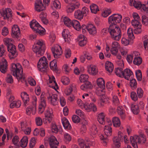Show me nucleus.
I'll return each mask as SVG.
<instances>
[{"label": "nucleus", "mask_w": 148, "mask_h": 148, "mask_svg": "<svg viewBox=\"0 0 148 148\" xmlns=\"http://www.w3.org/2000/svg\"><path fill=\"white\" fill-rule=\"evenodd\" d=\"M49 86L54 89L56 90L58 89V85L55 80V78L53 76H49Z\"/></svg>", "instance_id": "nucleus-16"}, {"label": "nucleus", "mask_w": 148, "mask_h": 148, "mask_svg": "<svg viewBox=\"0 0 148 148\" xmlns=\"http://www.w3.org/2000/svg\"><path fill=\"white\" fill-rule=\"evenodd\" d=\"M50 67L51 69L53 71L57 70V62L56 60H53L50 63Z\"/></svg>", "instance_id": "nucleus-48"}, {"label": "nucleus", "mask_w": 148, "mask_h": 148, "mask_svg": "<svg viewBox=\"0 0 148 148\" xmlns=\"http://www.w3.org/2000/svg\"><path fill=\"white\" fill-rule=\"evenodd\" d=\"M47 98L50 103L53 106H56L58 103V100L57 95L56 94L48 93Z\"/></svg>", "instance_id": "nucleus-13"}, {"label": "nucleus", "mask_w": 148, "mask_h": 148, "mask_svg": "<svg viewBox=\"0 0 148 148\" xmlns=\"http://www.w3.org/2000/svg\"><path fill=\"white\" fill-rule=\"evenodd\" d=\"M39 105L45 107L46 106V101L45 98L42 94H41L40 96V99Z\"/></svg>", "instance_id": "nucleus-46"}, {"label": "nucleus", "mask_w": 148, "mask_h": 148, "mask_svg": "<svg viewBox=\"0 0 148 148\" xmlns=\"http://www.w3.org/2000/svg\"><path fill=\"white\" fill-rule=\"evenodd\" d=\"M129 4L130 5L134 6L138 9L142 8L144 11L146 12H148V0L147 3L146 5L142 4L139 1H136L135 0H130Z\"/></svg>", "instance_id": "nucleus-7"}, {"label": "nucleus", "mask_w": 148, "mask_h": 148, "mask_svg": "<svg viewBox=\"0 0 148 148\" xmlns=\"http://www.w3.org/2000/svg\"><path fill=\"white\" fill-rule=\"evenodd\" d=\"M112 123L114 126L115 127L120 126L121 122L119 118L117 117H113L112 119Z\"/></svg>", "instance_id": "nucleus-38"}, {"label": "nucleus", "mask_w": 148, "mask_h": 148, "mask_svg": "<svg viewBox=\"0 0 148 148\" xmlns=\"http://www.w3.org/2000/svg\"><path fill=\"white\" fill-rule=\"evenodd\" d=\"M121 67L115 69V73L118 76L120 77H122V73H123V69L122 67L124 66V64L123 61L121 62Z\"/></svg>", "instance_id": "nucleus-27"}, {"label": "nucleus", "mask_w": 148, "mask_h": 148, "mask_svg": "<svg viewBox=\"0 0 148 148\" xmlns=\"http://www.w3.org/2000/svg\"><path fill=\"white\" fill-rule=\"evenodd\" d=\"M48 66V62L45 56L41 57L38 63V70L41 72H46Z\"/></svg>", "instance_id": "nucleus-5"}, {"label": "nucleus", "mask_w": 148, "mask_h": 148, "mask_svg": "<svg viewBox=\"0 0 148 148\" xmlns=\"http://www.w3.org/2000/svg\"><path fill=\"white\" fill-rule=\"evenodd\" d=\"M90 9L92 13L95 14L97 13V12L99 11L98 7L95 4H93L90 6Z\"/></svg>", "instance_id": "nucleus-44"}, {"label": "nucleus", "mask_w": 148, "mask_h": 148, "mask_svg": "<svg viewBox=\"0 0 148 148\" xmlns=\"http://www.w3.org/2000/svg\"><path fill=\"white\" fill-rule=\"evenodd\" d=\"M8 50L9 52V56L11 59L15 58L18 55V53L16 49V47L13 45H11L7 47Z\"/></svg>", "instance_id": "nucleus-10"}, {"label": "nucleus", "mask_w": 148, "mask_h": 148, "mask_svg": "<svg viewBox=\"0 0 148 148\" xmlns=\"http://www.w3.org/2000/svg\"><path fill=\"white\" fill-rule=\"evenodd\" d=\"M6 81L7 83L12 84L13 82V79L12 76L10 74H8L6 78Z\"/></svg>", "instance_id": "nucleus-64"}, {"label": "nucleus", "mask_w": 148, "mask_h": 148, "mask_svg": "<svg viewBox=\"0 0 148 148\" xmlns=\"http://www.w3.org/2000/svg\"><path fill=\"white\" fill-rule=\"evenodd\" d=\"M71 26H73L75 29L78 31L81 30V26L80 23L76 20H74L72 21Z\"/></svg>", "instance_id": "nucleus-34"}, {"label": "nucleus", "mask_w": 148, "mask_h": 148, "mask_svg": "<svg viewBox=\"0 0 148 148\" xmlns=\"http://www.w3.org/2000/svg\"><path fill=\"white\" fill-rule=\"evenodd\" d=\"M3 40L5 44L7 47L11 45H13V40L12 39L6 38H4Z\"/></svg>", "instance_id": "nucleus-54"}, {"label": "nucleus", "mask_w": 148, "mask_h": 148, "mask_svg": "<svg viewBox=\"0 0 148 148\" xmlns=\"http://www.w3.org/2000/svg\"><path fill=\"white\" fill-rule=\"evenodd\" d=\"M75 10V7L73 4L71 3H69V4L66 6V11L67 13H69L73 12Z\"/></svg>", "instance_id": "nucleus-47"}, {"label": "nucleus", "mask_w": 148, "mask_h": 148, "mask_svg": "<svg viewBox=\"0 0 148 148\" xmlns=\"http://www.w3.org/2000/svg\"><path fill=\"white\" fill-rule=\"evenodd\" d=\"M119 47V45L118 42L117 41L112 42L110 50L111 53L114 55L117 54L118 52V48Z\"/></svg>", "instance_id": "nucleus-18"}, {"label": "nucleus", "mask_w": 148, "mask_h": 148, "mask_svg": "<svg viewBox=\"0 0 148 148\" xmlns=\"http://www.w3.org/2000/svg\"><path fill=\"white\" fill-rule=\"evenodd\" d=\"M88 73L92 75H96L98 73V70L94 65H90L88 66Z\"/></svg>", "instance_id": "nucleus-26"}, {"label": "nucleus", "mask_w": 148, "mask_h": 148, "mask_svg": "<svg viewBox=\"0 0 148 148\" xmlns=\"http://www.w3.org/2000/svg\"><path fill=\"white\" fill-rule=\"evenodd\" d=\"M113 103L115 105L118 106L120 104V101L117 96L113 95L112 98Z\"/></svg>", "instance_id": "nucleus-53"}, {"label": "nucleus", "mask_w": 148, "mask_h": 148, "mask_svg": "<svg viewBox=\"0 0 148 148\" xmlns=\"http://www.w3.org/2000/svg\"><path fill=\"white\" fill-rule=\"evenodd\" d=\"M32 50L36 53L37 57H39L42 56L45 50V46L43 40L42 39L37 40L33 46Z\"/></svg>", "instance_id": "nucleus-2"}, {"label": "nucleus", "mask_w": 148, "mask_h": 148, "mask_svg": "<svg viewBox=\"0 0 148 148\" xmlns=\"http://www.w3.org/2000/svg\"><path fill=\"white\" fill-rule=\"evenodd\" d=\"M74 16L76 18L80 20L82 19L83 17L82 12L79 10H77L75 12Z\"/></svg>", "instance_id": "nucleus-43"}, {"label": "nucleus", "mask_w": 148, "mask_h": 148, "mask_svg": "<svg viewBox=\"0 0 148 148\" xmlns=\"http://www.w3.org/2000/svg\"><path fill=\"white\" fill-rule=\"evenodd\" d=\"M62 122L63 126L65 129L70 130L71 128V126L68 120L65 117L62 119Z\"/></svg>", "instance_id": "nucleus-31"}, {"label": "nucleus", "mask_w": 148, "mask_h": 148, "mask_svg": "<svg viewBox=\"0 0 148 148\" xmlns=\"http://www.w3.org/2000/svg\"><path fill=\"white\" fill-rule=\"evenodd\" d=\"M51 51L55 58L59 57L62 53L61 47L58 45H56L51 48Z\"/></svg>", "instance_id": "nucleus-11"}, {"label": "nucleus", "mask_w": 148, "mask_h": 148, "mask_svg": "<svg viewBox=\"0 0 148 148\" xmlns=\"http://www.w3.org/2000/svg\"><path fill=\"white\" fill-rule=\"evenodd\" d=\"M136 75L138 81H140L142 79V75L141 71L140 70H137L136 71Z\"/></svg>", "instance_id": "nucleus-63"}, {"label": "nucleus", "mask_w": 148, "mask_h": 148, "mask_svg": "<svg viewBox=\"0 0 148 148\" xmlns=\"http://www.w3.org/2000/svg\"><path fill=\"white\" fill-rule=\"evenodd\" d=\"M122 16L119 14H114L109 17L108 22L110 25H116L120 23L122 20Z\"/></svg>", "instance_id": "nucleus-6"}, {"label": "nucleus", "mask_w": 148, "mask_h": 148, "mask_svg": "<svg viewBox=\"0 0 148 148\" xmlns=\"http://www.w3.org/2000/svg\"><path fill=\"white\" fill-rule=\"evenodd\" d=\"M125 112L122 106H119L117 107V112L122 119H124L125 117L126 116Z\"/></svg>", "instance_id": "nucleus-32"}, {"label": "nucleus", "mask_w": 148, "mask_h": 148, "mask_svg": "<svg viewBox=\"0 0 148 148\" xmlns=\"http://www.w3.org/2000/svg\"><path fill=\"white\" fill-rule=\"evenodd\" d=\"M137 136H131L130 137V142L134 148H138L137 142Z\"/></svg>", "instance_id": "nucleus-35"}, {"label": "nucleus", "mask_w": 148, "mask_h": 148, "mask_svg": "<svg viewBox=\"0 0 148 148\" xmlns=\"http://www.w3.org/2000/svg\"><path fill=\"white\" fill-rule=\"evenodd\" d=\"M128 38L130 40H133L134 39V36L133 34L132 29L131 28H129L127 31Z\"/></svg>", "instance_id": "nucleus-51"}, {"label": "nucleus", "mask_w": 148, "mask_h": 148, "mask_svg": "<svg viewBox=\"0 0 148 148\" xmlns=\"http://www.w3.org/2000/svg\"><path fill=\"white\" fill-rule=\"evenodd\" d=\"M105 114H104V113L101 112L99 114L97 118V120L100 124L104 125L105 123Z\"/></svg>", "instance_id": "nucleus-36"}, {"label": "nucleus", "mask_w": 148, "mask_h": 148, "mask_svg": "<svg viewBox=\"0 0 148 148\" xmlns=\"http://www.w3.org/2000/svg\"><path fill=\"white\" fill-rule=\"evenodd\" d=\"M105 67L106 71L109 73H110L113 71L114 66L113 64L111 62L107 61L105 64Z\"/></svg>", "instance_id": "nucleus-29"}, {"label": "nucleus", "mask_w": 148, "mask_h": 148, "mask_svg": "<svg viewBox=\"0 0 148 148\" xmlns=\"http://www.w3.org/2000/svg\"><path fill=\"white\" fill-rule=\"evenodd\" d=\"M92 86L91 84L89 82H87L85 84L82 85L81 86V88L82 90H85L87 89L92 88Z\"/></svg>", "instance_id": "nucleus-41"}, {"label": "nucleus", "mask_w": 148, "mask_h": 148, "mask_svg": "<svg viewBox=\"0 0 148 148\" xmlns=\"http://www.w3.org/2000/svg\"><path fill=\"white\" fill-rule=\"evenodd\" d=\"M92 104H91V103L89 104L87 103H85L83 105V106H82V107L81 108L82 109H84L87 112H89L92 110Z\"/></svg>", "instance_id": "nucleus-45"}, {"label": "nucleus", "mask_w": 148, "mask_h": 148, "mask_svg": "<svg viewBox=\"0 0 148 148\" xmlns=\"http://www.w3.org/2000/svg\"><path fill=\"white\" fill-rule=\"evenodd\" d=\"M28 142V137L27 136H24L23 137L20 142L21 146L22 147H26Z\"/></svg>", "instance_id": "nucleus-39"}, {"label": "nucleus", "mask_w": 148, "mask_h": 148, "mask_svg": "<svg viewBox=\"0 0 148 148\" xmlns=\"http://www.w3.org/2000/svg\"><path fill=\"white\" fill-rule=\"evenodd\" d=\"M21 97L25 105L26 106L29 101V97L28 95L26 92H23L21 93Z\"/></svg>", "instance_id": "nucleus-28"}, {"label": "nucleus", "mask_w": 148, "mask_h": 148, "mask_svg": "<svg viewBox=\"0 0 148 148\" xmlns=\"http://www.w3.org/2000/svg\"><path fill=\"white\" fill-rule=\"evenodd\" d=\"M142 59L140 57L134 58L133 62L134 64L136 65L139 66L142 63Z\"/></svg>", "instance_id": "nucleus-49"}, {"label": "nucleus", "mask_w": 148, "mask_h": 148, "mask_svg": "<svg viewBox=\"0 0 148 148\" xmlns=\"http://www.w3.org/2000/svg\"><path fill=\"white\" fill-rule=\"evenodd\" d=\"M11 10L10 8H7L3 10L2 13L0 11V18L2 17L5 19L9 18L12 16Z\"/></svg>", "instance_id": "nucleus-14"}, {"label": "nucleus", "mask_w": 148, "mask_h": 148, "mask_svg": "<svg viewBox=\"0 0 148 148\" xmlns=\"http://www.w3.org/2000/svg\"><path fill=\"white\" fill-rule=\"evenodd\" d=\"M62 34L65 41L69 42L71 41L72 36L70 34L69 31L67 29H64L62 32Z\"/></svg>", "instance_id": "nucleus-19"}, {"label": "nucleus", "mask_w": 148, "mask_h": 148, "mask_svg": "<svg viewBox=\"0 0 148 148\" xmlns=\"http://www.w3.org/2000/svg\"><path fill=\"white\" fill-rule=\"evenodd\" d=\"M35 9L38 12L43 11L46 9V6L42 3L41 0H36L34 2Z\"/></svg>", "instance_id": "nucleus-12"}, {"label": "nucleus", "mask_w": 148, "mask_h": 148, "mask_svg": "<svg viewBox=\"0 0 148 148\" xmlns=\"http://www.w3.org/2000/svg\"><path fill=\"white\" fill-rule=\"evenodd\" d=\"M131 23L132 25L134 27H142V25L140 23V21H132Z\"/></svg>", "instance_id": "nucleus-59"}, {"label": "nucleus", "mask_w": 148, "mask_h": 148, "mask_svg": "<svg viewBox=\"0 0 148 148\" xmlns=\"http://www.w3.org/2000/svg\"><path fill=\"white\" fill-rule=\"evenodd\" d=\"M104 132L105 133L104 136H109L111 135L112 130L111 126L110 125H105L104 127Z\"/></svg>", "instance_id": "nucleus-30"}, {"label": "nucleus", "mask_w": 148, "mask_h": 148, "mask_svg": "<svg viewBox=\"0 0 148 148\" xmlns=\"http://www.w3.org/2000/svg\"><path fill=\"white\" fill-rule=\"evenodd\" d=\"M30 26L32 30L40 35L45 34V29L42 27L35 20H32L29 23Z\"/></svg>", "instance_id": "nucleus-4"}, {"label": "nucleus", "mask_w": 148, "mask_h": 148, "mask_svg": "<svg viewBox=\"0 0 148 148\" xmlns=\"http://www.w3.org/2000/svg\"><path fill=\"white\" fill-rule=\"evenodd\" d=\"M88 77L87 75L82 74L80 75L79 79L81 82H84L87 81Z\"/></svg>", "instance_id": "nucleus-55"}, {"label": "nucleus", "mask_w": 148, "mask_h": 148, "mask_svg": "<svg viewBox=\"0 0 148 148\" xmlns=\"http://www.w3.org/2000/svg\"><path fill=\"white\" fill-rule=\"evenodd\" d=\"M8 67L7 62L6 60L2 58L0 63V71L3 73H6Z\"/></svg>", "instance_id": "nucleus-15"}, {"label": "nucleus", "mask_w": 148, "mask_h": 148, "mask_svg": "<svg viewBox=\"0 0 148 148\" xmlns=\"http://www.w3.org/2000/svg\"><path fill=\"white\" fill-rule=\"evenodd\" d=\"M97 85L102 89H104L105 87V83L104 80L102 78H98L97 79Z\"/></svg>", "instance_id": "nucleus-37"}, {"label": "nucleus", "mask_w": 148, "mask_h": 148, "mask_svg": "<svg viewBox=\"0 0 148 148\" xmlns=\"http://www.w3.org/2000/svg\"><path fill=\"white\" fill-rule=\"evenodd\" d=\"M137 138L138 143L140 144L144 143L146 141L145 136L143 134H140L139 136H137Z\"/></svg>", "instance_id": "nucleus-42"}, {"label": "nucleus", "mask_w": 148, "mask_h": 148, "mask_svg": "<svg viewBox=\"0 0 148 148\" xmlns=\"http://www.w3.org/2000/svg\"><path fill=\"white\" fill-rule=\"evenodd\" d=\"M61 82L64 85H67L69 84L70 80L68 77L63 76L62 78Z\"/></svg>", "instance_id": "nucleus-60"}, {"label": "nucleus", "mask_w": 148, "mask_h": 148, "mask_svg": "<svg viewBox=\"0 0 148 148\" xmlns=\"http://www.w3.org/2000/svg\"><path fill=\"white\" fill-rule=\"evenodd\" d=\"M87 30L89 33L91 35H95L97 33V29L92 24H88Z\"/></svg>", "instance_id": "nucleus-25"}, {"label": "nucleus", "mask_w": 148, "mask_h": 148, "mask_svg": "<svg viewBox=\"0 0 148 148\" xmlns=\"http://www.w3.org/2000/svg\"><path fill=\"white\" fill-rule=\"evenodd\" d=\"M120 140L117 137H114L113 138V144L112 145V148H119L120 145Z\"/></svg>", "instance_id": "nucleus-33"}, {"label": "nucleus", "mask_w": 148, "mask_h": 148, "mask_svg": "<svg viewBox=\"0 0 148 148\" xmlns=\"http://www.w3.org/2000/svg\"><path fill=\"white\" fill-rule=\"evenodd\" d=\"M122 77L125 79L129 80L130 77L133 75V73L131 70L129 69H126L123 71Z\"/></svg>", "instance_id": "nucleus-21"}, {"label": "nucleus", "mask_w": 148, "mask_h": 148, "mask_svg": "<svg viewBox=\"0 0 148 148\" xmlns=\"http://www.w3.org/2000/svg\"><path fill=\"white\" fill-rule=\"evenodd\" d=\"M12 36L14 37L17 38L20 34V30L17 25H14L12 26Z\"/></svg>", "instance_id": "nucleus-17"}, {"label": "nucleus", "mask_w": 148, "mask_h": 148, "mask_svg": "<svg viewBox=\"0 0 148 148\" xmlns=\"http://www.w3.org/2000/svg\"><path fill=\"white\" fill-rule=\"evenodd\" d=\"M61 21L67 27H71L72 21H71L68 17L63 16L61 18Z\"/></svg>", "instance_id": "nucleus-24"}, {"label": "nucleus", "mask_w": 148, "mask_h": 148, "mask_svg": "<svg viewBox=\"0 0 148 148\" xmlns=\"http://www.w3.org/2000/svg\"><path fill=\"white\" fill-rule=\"evenodd\" d=\"M108 30L112 40L116 41L120 40L122 34L119 27L115 25H110Z\"/></svg>", "instance_id": "nucleus-3"}, {"label": "nucleus", "mask_w": 148, "mask_h": 148, "mask_svg": "<svg viewBox=\"0 0 148 148\" xmlns=\"http://www.w3.org/2000/svg\"><path fill=\"white\" fill-rule=\"evenodd\" d=\"M130 84L131 88H135L137 86V82L136 80L134 79H132L130 80Z\"/></svg>", "instance_id": "nucleus-58"}, {"label": "nucleus", "mask_w": 148, "mask_h": 148, "mask_svg": "<svg viewBox=\"0 0 148 148\" xmlns=\"http://www.w3.org/2000/svg\"><path fill=\"white\" fill-rule=\"evenodd\" d=\"M11 71L12 75L16 77L18 81L23 82L25 77L23 75V69L21 65L19 63H12L11 64Z\"/></svg>", "instance_id": "nucleus-1"}, {"label": "nucleus", "mask_w": 148, "mask_h": 148, "mask_svg": "<svg viewBox=\"0 0 148 148\" xmlns=\"http://www.w3.org/2000/svg\"><path fill=\"white\" fill-rule=\"evenodd\" d=\"M130 97L134 101H136L138 100V95L135 92L133 91L131 93Z\"/></svg>", "instance_id": "nucleus-56"}, {"label": "nucleus", "mask_w": 148, "mask_h": 148, "mask_svg": "<svg viewBox=\"0 0 148 148\" xmlns=\"http://www.w3.org/2000/svg\"><path fill=\"white\" fill-rule=\"evenodd\" d=\"M77 40L79 45L81 47L85 45L87 42V38L84 35L82 34L78 36Z\"/></svg>", "instance_id": "nucleus-20"}, {"label": "nucleus", "mask_w": 148, "mask_h": 148, "mask_svg": "<svg viewBox=\"0 0 148 148\" xmlns=\"http://www.w3.org/2000/svg\"><path fill=\"white\" fill-rule=\"evenodd\" d=\"M111 13V11L110 9H107L105 10L102 13V16L104 17H107Z\"/></svg>", "instance_id": "nucleus-62"}, {"label": "nucleus", "mask_w": 148, "mask_h": 148, "mask_svg": "<svg viewBox=\"0 0 148 148\" xmlns=\"http://www.w3.org/2000/svg\"><path fill=\"white\" fill-rule=\"evenodd\" d=\"M142 22L143 25L145 26H148V17L145 15L143 16Z\"/></svg>", "instance_id": "nucleus-61"}, {"label": "nucleus", "mask_w": 148, "mask_h": 148, "mask_svg": "<svg viewBox=\"0 0 148 148\" xmlns=\"http://www.w3.org/2000/svg\"><path fill=\"white\" fill-rule=\"evenodd\" d=\"M131 110L133 112L136 114H138L139 111L138 106L137 105H132Z\"/></svg>", "instance_id": "nucleus-52"}, {"label": "nucleus", "mask_w": 148, "mask_h": 148, "mask_svg": "<svg viewBox=\"0 0 148 148\" xmlns=\"http://www.w3.org/2000/svg\"><path fill=\"white\" fill-rule=\"evenodd\" d=\"M53 116L52 110L48 108L45 112V118L43 119L44 123H50Z\"/></svg>", "instance_id": "nucleus-8"}, {"label": "nucleus", "mask_w": 148, "mask_h": 148, "mask_svg": "<svg viewBox=\"0 0 148 148\" xmlns=\"http://www.w3.org/2000/svg\"><path fill=\"white\" fill-rule=\"evenodd\" d=\"M21 130L25 134L29 135L30 133L31 130L30 127H27L26 123H21Z\"/></svg>", "instance_id": "nucleus-23"}, {"label": "nucleus", "mask_w": 148, "mask_h": 148, "mask_svg": "<svg viewBox=\"0 0 148 148\" xmlns=\"http://www.w3.org/2000/svg\"><path fill=\"white\" fill-rule=\"evenodd\" d=\"M33 98L34 100V101L33 103V106L28 107L26 109V113L28 115H30L31 114H35L36 111V102L37 99L36 97H34Z\"/></svg>", "instance_id": "nucleus-9"}, {"label": "nucleus", "mask_w": 148, "mask_h": 148, "mask_svg": "<svg viewBox=\"0 0 148 148\" xmlns=\"http://www.w3.org/2000/svg\"><path fill=\"white\" fill-rule=\"evenodd\" d=\"M109 99L108 97L106 96H102L101 97L100 99V103L101 106H103L104 104L106 103L109 102Z\"/></svg>", "instance_id": "nucleus-40"}, {"label": "nucleus", "mask_w": 148, "mask_h": 148, "mask_svg": "<svg viewBox=\"0 0 148 148\" xmlns=\"http://www.w3.org/2000/svg\"><path fill=\"white\" fill-rule=\"evenodd\" d=\"M64 139L66 143H69L71 140V137L68 133H66L64 134Z\"/></svg>", "instance_id": "nucleus-57"}, {"label": "nucleus", "mask_w": 148, "mask_h": 148, "mask_svg": "<svg viewBox=\"0 0 148 148\" xmlns=\"http://www.w3.org/2000/svg\"><path fill=\"white\" fill-rule=\"evenodd\" d=\"M136 93L139 98H141L143 97L144 92L141 88L140 87L137 88L136 89Z\"/></svg>", "instance_id": "nucleus-50"}, {"label": "nucleus", "mask_w": 148, "mask_h": 148, "mask_svg": "<svg viewBox=\"0 0 148 148\" xmlns=\"http://www.w3.org/2000/svg\"><path fill=\"white\" fill-rule=\"evenodd\" d=\"M49 144L51 148H58V146L59 142L56 138L54 136L51 137L50 139Z\"/></svg>", "instance_id": "nucleus-22"}]
</instances>
